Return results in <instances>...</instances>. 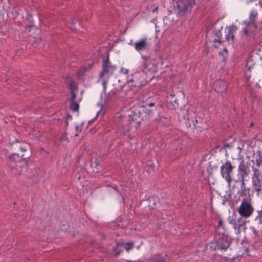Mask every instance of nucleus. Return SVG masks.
Returning a JSON list of instances; mask_svg holds the SVG:
<instances>
[{
    "mask_svg": "<svg viewBox=\"0 0 262 262\" xmlns=\"http://www.w3.org/2000/svg\"><path fill=\"white\" fill-rule=\"evenodd\" d=\"M128 120H123L119 123L118 127V133L121 135L125 136L130 132V127L127 125L128 121L130 125L137 126L139 124L140 120V113L139 111L132 109L128 112Z\"/></svg>",
    "mask_w": 262,
    "mask_h": 262,
    "instance_id": "nucleus-1",
    "label": "nucleus"
},
{
    "mask_svg": "<svg viewBox=\"0 0 262 262\" xmlns=\"http://www.w3.org/2000/svg\"><path fill=\"white\" fill-rule=\"evenodd\" d=\"M258 16V13L255 10L250 11L249 19L245 20L243 23V30L245 35H251L254 36L256 35L255 30L256 25L255 20Z\"/></svg>",
    "mask_w": 262,
    "mask_h": 262,
    "instance_id": "nucleus-2",
    "label": "nucleus"
},
{
    "mask_svg": "<svg viewBox=\"0 0 262 262\" xmlns=\"http://www.w3.org/2000/svg\"><path fill=\"white\" fill-rule=\"evenodd\" d=\"M174 13L178 16L184 15L195 5L194 0H178L173 2Z\"/></svg>",
    "mask_w": 262,
    "mask_h": 262,
    "instance_id": "nucleus-3",
    "label": "nucleus"
},
{
    "mask_svg": "<svg viewBox=\"0 0 262 262\" xmlns=\"http://www.w3.org/2000/svg\"><path fill=\"white\" fill-rule=\"evenodd\" d=\"M252 185L253 191L258 196H262V174L258 169L252 167Z\"/></svg>",
    "mask_w": 262,
    "mask_h": 262,
    "instance_id": "nucleus-4",
    "label": "nucleus"
},
{
    "mask_svg": "<svg viewBox=\"0 0 262 262\" xmlns=\"http://www.w3.org/2000/svg\"><path fill=\"white\" fill-rule=\"evenodd\" d=\"M234 168V166L232 165L230 161H227L221 166V174L226 180L229 186L232 181V177L233 175Z\"/></svg>",
    "mask_w": 262,
    "mask_h": 262,
    "instance_id": "nucleus-5",
    "label": "nucleus"
},
{
    "mask_svg": "<svg viewBox=\"0 0 262 262\" xmlns=\"http://www.w3.org/2000/svg\"><path fill=\"white\" fill-rule=\"evenodd\" d=\"M226 156H230L233 160H243L244 156L242 155V148L239 146L235 147L229 144H226L224 146Z\"/></svg>",
    "mask_w": 262,
    "mask_h": 262,
    "instance_id": "nucleus-6",
    "label": "nucleus"
},
{
    "mask_svg": "<svg viewBox=\"0 0 262 262\" xmlns=\"http://www.w3.org/2000/svg\"><path fill=\"white\" fill-rule=\"evenodd\" d=\"M237 211L242 217L248 218L252 214L254 209L252 204L247 200L244 199Z\"/></svg>",
    "mask_w": 262,
    "mask_h": 262,
    "instance_id": "nucleus-7",
    "label": "nucleus"
},
{
    "mask_svg": "<svg viewBox=\"0 0 262 262\" xmlns=\"http://www.w3.org/2000/svg\"><path fill=\"white\" fill-rule=\"evenodd\" d=\"M8 167L11 170V172L15 176L27 174L28 165L25 162H17V163L8 164Z\"/></svg>",
    "mask_w": 262,
    "mask_h": 262,
    "instance_id": "nucleus-8",
    "label": "nucleus"
},
{
    "mask_svg": "<svg viewBox=\"0 0 262 262\" xmlns=\"http://www.w3.org/2000/svg\"><path fill=\"white\" fill-rule=\"evenodd\" d=\"M250 228L255 236L262 237V215L258 213Z\"/></svg>",
    "mask_w": 262,
    "mask_h": 262,
    "instance_id": "nucleus-9",
    "label": "nucleus"
},
{
    "mask_svg": "<svg viewBox=\"0 0 262 262\" xmlns=\"http://www.w3.org/2000/svg\"><path fill=\"white\" fill-rule=\"evenodd\" d=\"M116 69V67L113 66L109 61L108 57L103 61L102 70L100 74L101 78H108Z\"/></svg>",
    "mask_w": 262,
    "mask_h": 262,
    "instance_id": "nucleus-10",
    "label": "nucleus"
},
{
    "mask_svg": "<svg viewBox=\"0 0 262 262\" xmlns=\"http://www.w3.org/2000/svg\"><path fill=\"white\" fill-rule=\"evenodd\" d=\"M228 222L231 224L235 230L236 234H239L241 231L245 228L246 222L241 217L237 219H228Z\"/></svg>",
    "mask_w": 262,
    "mask_h": 262,
    "instance_id": "nucleus-11",
    "label": "nucleus"
},
{
    "mask_svg": "<svg viewBox=\"0 0 262 262\" xmlns=\"http://www.w3.org/2000/svg\"><path fill=\"white\" fill-rule=\"evenodd\" d=\"M250 172L249 167L246 164L244 160L241 161L237 167V174L239 180H245L246 177H248Z\"/></svg>",
    "mask_w": 262,
    "mask_h": 262,
    "instance_id": "nucleus-12",
    "label": "nucleus"
},
{
    "mask_svg": "<svg viewBox=\"0 0 262 262\" xmlns=\"http://www.w3.org/2000/svg\"><path fill=\"white\" fill-rule=\"evenodd\" d=\"M134 47L138 52L147 51L150 47L149 40L147 37L142 38L135 42Z\"/></svg>",
    "mask_w": 262,
    "mask_h": 262,
    "instance_id": "nucleus-13",
    "label": "nucleus"
},
{
    "mask_svg": "<svg viewBox=\"0 0 262 262\" xmlns=\"http://www.w3.org/2000/svg\"><path fill=\"white\" fill-rule=\"evenodd\" d=\"M144 59L143 61V72L146 73L147 72L152 73L155 72L157 69V65L155 63V61L152 59L146 56H142Z\"/></svg>",
    "mask_w": 262,
    "mask_h": 262,
    "instance_id": "nucleus-14",
    "label": "nucleus"
},
{
    "mask_svg": "<svg viewBox=\"0 0 262 262\" xmlns=\"http://www.w3.org/2000/svg\"><path fill=\"white\" fill-rule=\"evenodd\" d=\"M9 146L12 150L17 151L19 150L22 152H24L27 151V148L29 145L24 142L15 139V141L9 143Z\"/></svg>",
    "mask_w": 262,
    "mask_h": 262,
    "instance_id": "nucleus-15",
    "label": "nucleus"
},
{
    "mask_svg": "<svg viewBox=\"0 0 262 262\" xmlns=\"http://www.w3.org/2000/svg\"><path fill=\"white\" fill-rule=\"evenodd\" d=\"M230 245V242L229 238L227 236H222L221 237L219 238L214 249L226 250Z\"/></svg>",
    "mask_w": 262,
    "mask_h": 262,
    "instance_id": "nucleus-16",
    "label": "nucleus"
},
{
    "mask_svg": "<svg viewBox=\"0 0 262 262\" xmlns=\"http://www.w3.org/2000/svg\"><path fill=\"white\" fill-rule=\"evenodd\" d=\"M133 245L134 244L132 243H118L117 247L114 249L115 251V256H117L120 254V253L123 252V249H125L127 252H129V251L133 248Z\"/></svg>",
    "mask_w": 262,
    "mask_h": 262,
    "instance_id": "nucleus-17",
    "label": "nucleus"
},
{
    "mask_svg": "<svg viewBox=\"0 0 262 262\" xmlns=\"http://www.w3.org/2000/svg\"><path fill=\"white\" fill-rule=\"evenodd\" d=\"M236 28L232 26L225 29V38L228 41H233L234 33L236 32Z\"/></svg>",
    "mask_w": 262,
    "mask_h": 262,
    "instance_id": "nucleus-18",
    "label": "nucleus"
},
{
    "mask_svg": "<svg viewBox=\"0 0 262 262\" xmlns=\"http://www.w3.org/2000/svg\"><path fill=\"white\" fill-rule=\"evenodd\" d=\"M214 88L217 93H222L226 90L227 83L224 80H217L214 83Z\"/></svg>",
    "mask_w": 262,
    "mask_h": 262,
    "instance_id": "nucleus-19",
    "label": "nucleus"
},
{
    "mask_svg": "<svg viewBox=\"0 0 262 262\" xmlns=\"http://www.w3.org/2000/svg\"><path fill=\"white\" fill-rule=\"evenodd\" d=\"M240 182V188L237 191V194L239 196H246L247 194H249L250 191V188L246 186L245 180H239Z\"/></svg>",
    "mask_w": 262,
    "mask_h": 262,
    "instance_id": "nucleus-20",
    "label": "nucleus"
},
{
    "mask_svg": "<svg viewBox=\"0 0 262 262\" xmlns=\"http://www.w3.org/2000/svg\"><path fill=\"white\" fill-rule=\"evenodd\" d=\"M227 232L228 229L226 225L223 223L222 220H220L216 228V232L222 236H226Z\"/></svg>",
    "mask_w": 262,
    "mask_h": 262,
    "instance_id": "nucleus-21",
    "label": "nucleus"
},
{
    "mask_svg": "<svg viewBox=\"0 0 262 262\" xmlns=\"http://www.w3.org/2000/svg\"><path fill=\"white\" fill-rule=\"evenodd\" d=\"M25 159L24 155L22 154L21 156H19L18 154H13L11 155L10 157V161L8 164L11 163H17V162H19V161L21 159Z\"/></svg>",
    "mask_w": 262,
    "mask_h": 262,
    "instance_id": "nucleus-22",
    "label": "nucleus"
},
{
    "mask_svg": "<svg viewBox=\"0 0 262 262\" xmlns=\"http://www.w3.org/2000/svg\"><path fill=\"white\" fill-rule=\"evenodd\" d=\"M255 65V63L252 59V57H248L247 59L246 64L247 70H248L249 71H251Z\"/></svg>",
    "mask_w": 262,
    "mask_h": 262,
    "instance_id": "nucleus-23",
    "label": "nucleus"
},
{
    "mask_svg": "<svg viewBox=\"0 0 262 262\" xmlns=\"http://www.w3.org/2000/svg\"><path fill=\"white\" fill-rule=\"evenodd\" d=\"M152 98L149 97L148 95H144L142 98L143 105L141 106V109L144 110L146 107V103H148L154 100Z\"/></svg>",
    "mask_w": 262,
    "mask_h": 262,
    "instance_id": "nucleus-24",
    "label": "nucleus"
},
{
    "mask_svg": "<svg viewBox=\"0 0 262 262\" xmlns=\"http://www.w3.org/2000/svg\"><path fill=\"white\" fill-rule=\"evenodd\" d=\"M255 162L257 166H259L262 164V151L257 150L256 154Z\"/></svg>",
    "mask_w": 262,
    "mask_h": 262,
    "instance_id": "nucleus-25",
    "label": "nucleus"
},
{
    "mask_svg": "<svg viewBox=\"0 0 262 262\" xmlns=\"http://www.w3.org/2000/svg\"><path fill=\"white\" fill-rule=\"evenodd\" d=\"M69 82V86L71 90V91H76L78 88V86L77 85V83L72 80L71 79H70Z\"/></svg>",
    "mask_w": 262,
    "mask_h": 262,
    "instance_id": "nucleus-26",
    "label": "nucleus"
},
{
    "mask_svg": "<svg viewBox=\"0 0 262 262\" xmlns=\"http://www.w3.org/2000/svg\"><path fill=\"white\" fill-rule=\"evenodd\" d=\"M202 121L203 120L201 118H196L195 122H193L194 127L198 128H202L203 126L201 125Z\"/></svg>",
    "mask_w": 262,
    "mask_h": 262,
    "instance_id": "nucleus-27",
    "label": "nucleus"
},
{
    "mask_svg": "<svg viewBox=\"0 0 262 262\" xmlns=\"http://www.w3.org/2000/svg\"><path fill=\"white\" fill-rule=\"evenodd\" d=\"M133 78L129 77L127 76V82L129 84L130 83H132V85L130 86H135L137 85V84H138V82L137 81V80L135 79V75H132Z\"/></svg>",
    "mask_w": 262,
    "mask_h": 262,
    "instance_id": "nucleus-28",
    "label": "nucleus"
},
{
    "mask_svg": "<svg viewBox=\"0 0 262 262\" xmlns=\"http://www.w3.org/2000/svg\"><path fill=\"white\" fill-rule=\"evenodd\" d=\"M70 108L73 112H77L79 108V105L78 103L75 101H71Z\"/></svg>",
    "mask_w": 262,
    "mask_h": 262,
    "instance_id": "nucleus-29",
    "label": "nucleus"
},
{
    "mask_svg": "<svg viewBox=\"0 0 262 262\" xmlns=\"http://www.w3.org/2000/svg\"><path fill=\"white\" fill-rule=\"evenodd\" d=\"M154 262H165V258L160 254H156L154 257Z\"/></svg>",
    "mask_w": 262,
    "mask_h": 262,
    "instance_id": "nucleus-30",
    "label": "nucleus"
},
{
    "mask_svg": "<svg viewBox=\"0 0 262 262\" xmlns=\"http://www.w3.org/2000/svg\"><path fill=\"white\" fill-rule=\"evenodd\" d=\"M215 35L217 37V39H214L213 40L214 43H216V42L221 43V38L222 37V33L221 30H218L215 32Z\"/></svg>",
    "mask_w": 262,
    "mask_h": 262,
    "instance_id": "nucleus-31",
    "label": "nucleus"
},
{
    "mask_svg": "<svg viewBox=\"0 0 262 262\" xmlns=\"http://www.w3.org/2000/svg\"><path fill=\"white\" fill-rule=\"evenodd\" d=\"M143 111H145L146 115L145 117H150L153 116L154 110H148L145 107V109L142 110Z\"/></svg>",
    "mask_w": 262,
    "mask_h": 262,
    "instance_id": "nucleus-32",
    "label": "nucleus"
},
{
    "mask_svg": "<svg viewBox=\"0 0 262 262\" xmlns=\"http://www.w3.org/2000/svg\"><path fill=\"white\" fill-rule=\"evenodd\" d=\"M251 71H249L248 70H246V71L245 72V77L247 82H249V81L250 80V78L251 77Z\"/></svg>",
    "mask_w": 262,
    "mask_h": 262,
    "instance_id": "nucleus-33",
    "label": "nucleus"
},
{
    "mask_svg": "<svg viewBox=\"0 0 262 262\" xmlns=\"http://www.w3.org/2000/svg\"><path fill=\"white\" fill-rule=\"evenodd\" d=\"M86 68H84V67H82L81 68V69H80L78 73H77V75H78V78H80L81 76L83 75V74L85 72V70H86Z\"/></svg>",
    "mask_w": 262,
    "mask_h": 262,
    "instance_id": "nucleus-34",
    "label": "nucleus"
},
{
    "mask_svg": "<svg viewBox=\"0 0 262 262\" xmlns=\"http://www.w3.org/2000/svg\"><path fill=\"white\" fill-rule=\"evenodd\" d=\"M75 91H71V101H75V99L76 97V95L75 93Z\"/></svg>",
    "mask_w": 262,
    "mask_h": 262,
    "instance_id": "nucleus-35",
    "label": "nucleus"
},
{
    "mask_svg": "<svg viewBox=\"0 0 262 262\" xmlns=\"http://www.w3.org/2000/svg\"><path fill=\"white\" fill-rule=\"evenodd\" d=\"M121 72L125 75H127L129 72V70L125 68H122L121 69Z\"/></svg>",
    "mask_w": 262,
    "mask_h": 262,
    "instance_id": "nucleus-36",
    "label": "nucleus"
},
{
    "mask_svg": "<svg viewBox=\"0 0 262 262\" xmlns=\"http://www.w3.org/2000/svg\"><path fill=\"white\" fill-rule=\"evenodd\" d=\"M155 105V101H152L151 102L146 103V107H154Z\"/></svg>",
    "mask_w": 262,
    "mask_h": 262,
    "instance_id": "nucleus-37",
    "label": "nucleus"
},
{
    "mask_svg": "<svg viewBox=\"0 0 262 262\" xmlns=\"http://www.w3.org/2000/svg\"><path fill=\"white\" fill-rule=\"evenodd\" d=\"M151 7H153V8H151L152 12H156L158 11V8H159L158 6H155V5H152Z\"/></svg>",
    "mask_w": 262,
    "mask_h": 262,
    "instance_id": "nucleus-38",
    "label": "nucleus"
},
{
    "mask_svg": "<svg viewBox=\"0 0 262 262\" xmlns=\"http://www.w3.org/2000/svg\"><path fill=\"white\" fill-rule=\"evenodd\" d=\"M74 20H72L71 26H70V28L72 30H74L75 29V26L74 25Z\"/></svg>",
    "mask_w": 262,
    "mask_h": 262,
    "instance_id": "nucleus-39",
    "label": "nucleus"
},
{
    "mask_svg": "<svg viewBox=\"0 0 262 262\" xmlns=\"http://www.w3.org/2000/svg\"><path fill=\"white\" fill-rule=\"evenodd\" d=\"M116 117L118 118H125V116L123 115V114H119L117 115Z\"/></svg>",
    "mask_w": 262,
    "mask_h": 262,
    "instance_id": "nucleus-40",
    "label": "nucleus"
},
{
    "mask_svg": "<svg viewBox=\"0 0 262 262\" xmlns=\"http://www.w3.org/2000/svg\"><path fill=\"white\" fill-rule=\"evenodd\" d=\"M106 82L107 81L105 80V79H104L103 81V85L104 89H105L106 86Z\"/></svg>",
    "mask_w": 262,
    "mask_h": 262,
    "instance_id": "nucleus-41",
    "label": "nucleus"
},
{
    "mask_svg": "<svg viewBox=\"0 0 262 262\" xmlns=\"http://www.w3.org/2000/svg\"><path fill=\"white\" fill-rule=\"evenodd\" d=\"M76 132H78L79 131H80V129H79V126H78V125H77V126H76Z\"/></svg>",
    "mask_w": 262,
    "mask_h": 262,
    "instance_id": "nucleus-42",
    "label": "nucleus"
},
{
    "mask_svg": "<svg viewBox=\"0 0 262 262\" xmlns=\"http://www.w3.org/2000/svg\"><path fill=\"white\" fill-rule=\"evenodd\" d=\"M171 96L174 97V95H171Z\"/></svg>",
    "mask_w": 262,
    "mask_h": 262,
    "instance_id": "nucleus-43",
    "label": "nucleus"
}]
</instances>
